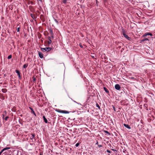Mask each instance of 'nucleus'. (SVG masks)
I'll return each mask as SVG.
<instances>
[{
  "instance_id": "23",
  "label": "nucleus",
  "mask_w": 155,
  "mask_h": 155,
  "mask_svg": "<svg viewBox=\"0 0 155 155\" xmlns=\"http://www.w3.org/2000/svg\"><path fill=\"white\" fill-rule=\"evenodd\" d=\"M107 152L109 153H111V151L110 150H107Z\"/></svg>"
},
{
  "instance_id": "19",
  "label": "nucleus",
  "mask_w": 155,
  "mask_h": 155,
  "mask_svg": "<svg viewBox=\"0 0 155 155\" xmlns=\"http://www.w3.org/2000/svg\"><path fill=\"white\" fill-rule=\"evenodd\" d=\"M96 106L99 109H100V106H99V104L97 103L96 104Z\"/></svg>"
},
{
  "instance_id": "20",
  "label": "nucleus",
  "mask_w": 155,
  "mask_h": 155,
  "mask_svg": "<svg viewBox=\"0 0 155 155\" xmlns=\"http://www.w3.org/2000/svg\"><path fill=\"white\" fill-rule=\"evenodd\" d=\"M12 58V56L11 55H9V56H8V59H11V58Z\"/></svg>"
},
{
  "instance_id": "42",
  "label": "nucleus",
  "mask_w": 155,
  "mask_h": 155,
  "mask_svg": "<svg viewBox=\"0 0 155 155\" xmlns=\"http://www.w3.org/2000/svg\"><path fill=\"white\" fill-rule=\"evenodd\" d=\"M39 1H41V0H39Z\"/></svg>"
},
{
  "instance_id": "8",
  "label": "nucleus",
  "mask_w": 155,
  "mask_h": 155,
  "mask_svg": "<svg viewBox=\"0 0 155 155\" xmlns=\"http://www.w3.org/2000/svg\"><path fill=\"white\" fill-rule=\"evenodd\" d=\"M124 127H127V128L129 129L131 128L127 124H124Z\"/></svg>"
},
{
  "instance_id": "17",
  "label": "nucleus",
  "mask_w": 155,
  "mask_h": 155,
  "mask_svg": "<svg viewBox=\"0 0 155 155\" xmlns=\"http://www.w3.org/2000/svg\"><path fill=\"white\" fill-rule=\"evenodd\" d=\"M36 79L35 76H34L33 77V81L35 82L36 81Z\"/></svg>"
},
{
  "instance_id": "5",
  "label": "nucleus",
  "mask_w": 155,
  "mask_h": 155,
  "mask_svg": "<svg viewBox=\"0 0 155 155\" xmlns=\"http://www.w3.org/2000/svg\"><path fill=\"white\" fill-rule=\"evenodd\" d=\"M47 44L48 45L50 44L51 43V38L50 37H49L48 38V41H47Z\"/></svg>"
},
{
  "instance_id": "34",
  "label": "nucleus",
  "mask_w": 155,
  "mask_h": 155,
  "mask_svg": "<svg viewBox=\"0 0 155 155\" xmlns=\"http://www.w3.org/2000/svg\"><path fill=\"white\" fill-rule=\"evenodd\" d=\"M37 35L38 37H39V32H37Z\"/></svg>"
},
{
  "instance_id": "28",
  "label": "nucleus",
  "mask_w": 155,
  "mask_h": 155,
  "mask_svg": "<svg viewBox=\"0 0 155 155\" xmlns=\"http://www.w3.org/2000/svg\"><path fill=\"white\" fill-rule=\"evenodd\" d=\"M17 31L18 32H19V31H20V28L19 27H18L17 28Z\"/></svg>"
},
{
  "instance_id": "31",
  "label": "nucleus",
  "mask_w": 155,
  "mask_h": 155,
  "mask_svg": "<svg viewBox=\"0 0 155 155\" xmlns=\"http://www.w3.org/2000/svg\"><path fill=\"white\" fill-rule=\"evenodd\" d=\"M104 132H105V133H107V134H109V132H108V131H104Z\"/></svg>"
},
{
  "instance_id": "22",
  "label": "nucleus",
  "mask_w": 155,
  "mask_h": 155,
  "mask_svg": "<svg viewBox=\"0 0 155 155\" xmlns=\"http://www.w3.org/2000/svg\"><path fill=\"white\" fill-rule=\"evenodd\" d=\"M30 108V109L31 110V113H33V114H35V112H34L33 109L32 108Z\"/></svg>"
},
{
  "instance_id": "33",
  "label": "nucleus",
  "mask_w": 155,
  "mask_h": 155,
  "mask_svg": "<svg viewBox=\"0 0 155 155\" xmlns=\"http://www.w3.org/2000/svg\"><path fill=\"white\" fill-rule=\"evenodd\" d=\"M111 150H112L113 151H116V150L113 149H112Z\"/></svg>"
},
{
  "instance_id": "10",
  "label": "nucleus",
  "mask_w": 155,
  "mask_h": 155,
  "mask_svg": "<svg viewBox=\"0 0 155 155\" xmlns=\"http://www.w3.org/2000/svg\"><path fill=\"white\" fill-rule=\"evenodd\" d=\"M31 136L30 137V138L31 139H34L35 140V138H34V137H35V135L33 134H31Z\"/></svg>"
},
{
  "instance_id": "25",
  "label": "nucleus",
  "mask_w": 155,
  "mask_h": 155,
  "mask_svg": "<svg viewBox=\"0 0 155 155\" xmlns=\"http://www.w3.org/2000/svg\"><path fill=\"white\" fill-rule=\"evenodd\" d=\"M51 38H54V35H53V33H52V34H51Z\"/></svg>"
},
{
  "instance_id": "29",
  "label": "nucleus",
  "mask_w": 155,
  "mask_h": 155,
  "mask_svg": "<svg viewBox=\"0 0 155 155\" xmlns=\"http://www.w3.org/2000/svg\"><path fill=\"white\" fill-rule=\"evenodd\" d=\"M79 145V143H77L76 145H75V146L77 147H78Z\"/></svg>"
},
{
  "instance_id": "37",
  "label": "nucleus",
  "mask_w": 155,
  "mask_h": 155,
  "mask_svg": "<svg viewBox=\"0 0 155 155\" xmlns=\"http://www.w3.org/2000/svg\"><path fill=\"white\" fill-rule=\"evenodd\" d=\"M74 101L75 102V103H77L78 104H79V103H77V102H76L75 101Z\"/></svg>"
},
{
  "instance_id": "26",
  "label": "nucleus",
  "mask_w": 155,
  "mask_h": 155,
  "mask_svg": "<svg viewBox=\"0 0 155 155\" xmlns=\"http://www.w3.org/2000/svg\"><path fill=\"white\" fill-rule=\"evenodd\" d=\"M148 39L147 38H145L143 40V41H148Z\"/></svg>"
},
{
  "instance_id": "6",
  "label": "nucleus",
  "mask_w": 155,
  "mask_h": 155,
  "mask_svg": "<svg viewBox=\"0 0 155 155\" xmlns=\"http://www.w3.org/2000/svg\"><path fill=\"white\" fill-rule=\"evenodd\" d=\"M147 35H150L152 36V34L150 33L146 32L143 35V36H146Z\"/></svg>"
},
{
  "instance_id": "14",
  "label": "nucleus",
  "mask_w": 155,
  "mask_h": 155,
  "mask_svg": "<svg viewBox=\"0 0 155 155\" xmlns=\"http://www.w3.org/2000/svg\"><path fill=\"white\" fill-rule=\"evenodd\" d=\"M10 147H7L4 148L3 149V150L4 151L5 150H8V149H10Z\"/></svg>"
},
{
  "instance_id": "40",
  "label": "nucleus",
  "mask_w": 155,
  "mask_h": 155,
  "mask_svg": "<svg viewBox=\"0 0 155 155\" xmlns=\"http://www.w3.org/2000/svg\"><path fill=\"white\" fill-rule=\"evenodd\" d=\"M40 18L41 19V20H42V19H41V16H40Z\"/></svg>"
},
{
  "instance_id": "4",
  "label": "nucleus",
  "mask_w": 155,
  "mask_h": 155,
  "mask_svg": "<svg viewBox=\"0 0 155 155\" xmlns=\"http://www.w3.org/2000/svg\"><path fill=\"white\" fill-rule=\"evenodd\" d=\"M115 88L116 90H119L120 89V87L119 84H117L115 85Z\"/></svg>"
},
{
  "instance_id": "16",
  "label": "nucleus",
  "mask_w": 155,
  "mask_h": 155,
  "mask_svg": "<svg viewBox=\"0 0 155 155\" xmlns=\"http://www.w3.org/2000/svg\"><path fill=\"white\" fill-rule=\"evenodd\" d=\"M28 66V64H25L23 65V68H25L27 67Z\"/></svg>"
},
{
  "instance_id": "9",
  "label": "nucleus",
  "mask_w": 155,
  "mask_h": 155,
  "mask_svg": "<svg viewBox=\"0 0 155 155\" xmlns=\"http://www.w3.org/2000/svg\"><path fill=\"white\" fill-rule=\"evenodd\" d=\"M43 118L44 120V122H45V123H47L48 122V120L46 118L45 116H43Z\"/></svg>"
},
{
  "instance_id": "15",
  "label": "nucleus",
  "mask_w": 155,
  "mask_h": 155,
  "mask_svg": "<svg viewBox=\"0 0 155 155\" xmlns=\"http://www.w3.org/2000/svg\"><path fill=\"white\" fill-rule=\"evenodd\" d=\"M54 21L56 23V24L57 25H58L59 24V23H58V21H57V20L55 18H54Z\"/></svg>"
},
{
  "instance_id": "2",
  "label": "nucleus",
  "mask_w": 155,
  "mask_h": 155,
  "mask_svg": "<svg viewBox=\"0 0 155 155\" xmlns=\"http://www.w3.org/2000/svg\"><path fill=\"white\" fill-rule=\"evenodd\" d=\"M51 48L50 47H46L45 48H41V50L43 51H48L51 50Z\"/></svg>"
},
{
  "instance_id": "3",
  "label": "nucleus",
  "mask_w": 155,
  "mask_h": 155,
  "mask_svg": "<svg viewBox=\"0 0 155 155\" xmlns=\"http://www.w3.org/2000/svg\"><path fill=\"white\" fill-rule=\"evenodd\" d=\"M123 36H124V37L125 38L127 39V40H130V39H131L129 37H128V36L126 34H125V32H124L123 33Z\"/></svg>"
},
{
  "instance_id": "41",
  "label": "nucleus",
  "mask_w": 155,
  "mask_h": 155,
  "mask_svg": "<svg viewBox=\"0 0 155 155\" xmlns=\"http://www.w3.org/2000/svg\"><path fill=\"white\" fill-rule=\"evenodd\" d=\"M81 48H82V46H81Z\"/></svg>"
},
{
  "instance_id": "32",
  "label": "nucleus",
  "mask_w": 155,
  "mask_h": 155,
  "mask_svg": "<svg viewBox=\"0 0 155 155\" xmlns=\"http://www.w3.org/2000/svg\"><path fill=\"white\" fill-rule=\"evenodd\" d=\"M98 146L99 147H102V146L101 145H98Z\"/></svg>"
},
{
  "instance_id": "7",
  "label": "nucleus",
  "mask_w": 155,
  "mask_h": 155,
  "mask_svg": "<svg viewBox=\"0 0 155 155\" xmlns=\"http://www.w3.org/2000/svg\"><path fill=\"white\" fill-rule=\"evenodd\" d=\"M15 72L18 74L19 78H21L20 73L19 71L17 70H16Z\"/></svg>"
},
{
  "instance_id": "18",
  "label": "nucleus",
  "mask_w": 155,
  "mask_h": 155,
  "mask_svg": "<svg viewBox=\"0 0 155 155\" xmlns=\"http://www.w3.org/2000/svg\"><path fill=\"white\" fill-rule=\"evenodd\" d=\"M62 2L64 3L65 4L67 3V0H63Z\"/></svg>"
},
{
  "instance_id": "30",
  "label": "nucleus",
  "mask_w": 155,
  "mask_h": 155,
  "mask_svg": "<svg viewBox=\"0 0 155 155\" xmlns=\"http://www.w3.org/2000/svg\"><path fill=\"white\" fill-rule=\"evenodd\" d=\"M8 117H5V120H7V119H8Z\"/></svg>"
},
{
  "instance_id": "27",
  "label": "nucleus",
  "mask_w": 155,
  "mask_h": 155,
  "mask_svg": "<svg viewBox=\"0 0 155 155\" xmlns=\"http://www.w3.org/2000/svg\"><path fill=\"white\" fill-rule=\"evenodd\" d=\"M113 109L115 111H116V109H115V107H114V106H113Z\"/></svg>"
},
{
  "instance_id": "24",
  "label": "nucleus",
  "mask_w": 155,
  "mask_h": 155,
  "mask_svg": "<svg viewBox=\"0 0 155 155\" xmlns=\"http://www.w3.org/2000/svg\"><path fill=\"white\" fill-rule=\"evenodd\" d=\"M4 151L2 149L1 151L0 152V155H1L2 153Z\"/></svg>"
},
{
  "instance_id": "13",
  "label": "nucleus",
  "mask_w": 155,
  "mask_h": 155,
  "mask_svg": "<svg viewBox=\"0 0 155 155\" xmlns=\"http://www.w3.org/2000/svg\"><path fill=\"white\" fill-rule=\"evenodd\" d=\"M39 57L41 58L43 57V54L40 52H39Z\"/></svg>"
},
{
  "instance_id": "39",
  "label": "nucleus",
  "mask_w": 155,
  "mask_h": 155,
  "mask_svg": "<svg viewBox=\"0 0 155 155\" xmlns=\"http://www.w3.org/2000/svg\"><path fill=\"white\" fill-rule=\"evenodd\" d=\"M40 34H39V38H40Z\"/></svg>"
},
{
  "instance_id": "36",
  "label": "nucleus",
  "mask_w": 155,
  "mask_h": 155,
  "mask_svg": "<svg viewBox=\"0 0 155 155\" xmlns=\"http://www.w3.org/2000/svg\"><path fill=\"white\" fill-rule=\"evenodd\" d=\"M98 142L97 141V143H96V144H97V145H98Z\"/></svg>"
},
{
  "instance_id": "12",
  "label": "nucleus",
  "mask_w": 155,
  "mask_h": 155,
  "mask_svg": "<svg viewBox=\"0 0 155 155\" xmlns=\"http://www.w3.org/2000/svg\"><path fill=\"white\" fill-rule=\"evenodd\" d=\"M104 91L107 93H109V91L105 87H104Z\"/></svg>"
},
{
  "instance_id": "38",
  "label": "nucleus",
  "mask_w": 155,
  "mask_h": 155,
  "mask_svg": "<svg viewBox=\"0 0 155 155\" xmlns=\"http://www.w3.org/2000/svg\"><path fill=\"white\" fill-rule=\"evenodd\" d=\"M40 41H42V40H39V42H40Z\"/></svg>"
},
{
  "instance_id": "43",
  "label": "nucleus",
  "mask_w": 155,
  "mask_h": 155,
  "mask_svg": "<svg viewBox=\"0 0 155 155\" xmlns=\"http://www.w3.org/2000/svg\"><path fill=\"white\" fill-rule=\"evenodd\" d=\"M41 155V154H40V155Z\"/></svg>"
},
{
  "instance_id": "21",
  "label": "nucleus",
  "mask_w": 155,
  "mask_h": 155,
  "mask_svg": "<svg viewBox=\"0 0 155 155\" xmlns=\"http://www.w3.org/2000/svg\"><path fill=\"white\" fill-rule=\"evenodd\" d=\"M31 17L33 18L34 19L35 18V16H34L33 15L31 14Z\"/></svg>"
},
{
  "instance_id": "35",
  "label": "nucleus",
  "mask_w": 155,
  "mask_h": 155,
  "mask_svg": "<svg viewBox=\"0 0 155 155\" xmlns=\"http://www.w3.org/2000/svg\"><path fill=\"white\" fill-rule=\"evenodd\" d=\"M104 2H107V0H104Z\"/></svg>"
},
{
  "instance_id": "11",
  "label": "nucleus",
  "mask_w": 155,
  "mask_h": 155,
  "mask_svg": "<svg viewBox=\"0 0 155 155\" xmlns=\"http://www.w3.org/2000/svg\"><path fill=\"white\" fill-rule=\"evenodd\" d=\"M2 91L4 93H5L7 91V90L5 88H3L2 90Z\"/></svg>"
},
{
  "instance_id": "1",
  "label": "nucleus",
  "mask_w": 155,
  "mask_h": 155,
  "mask_svg": "<svg viewBox=\"0 0 155 155\" xmlns=\"http://www.w3.org/2000/svg\"><path fill=\"white\" fill-rule=\"evenodd\" d=\"M57 112L64 114H69V112L68 111L66 110H61L59 109H56L55 110Z\"/></svg>"
}]
</instances>
